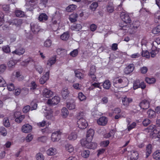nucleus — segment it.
I'll use <instances>...</instances> for the list:
<instances>
[{
  "label": "nucleus",
  "mask_w": 160,
  "mask_h": 160,
  "mask_svg": "<svg viewBox=\"0 0 160 160\" xmlns=\"http://www.w3.org/2000/svg\"><path fill=\"white\" fill-rule=\"evenodd\" d=\"M139 26V24L138 22H133L132 26L128 29V31L131 34H134L136 31L137 29Z\"/></svg>",
  "instance_id": "8"
},
{
  "label": "nucleus",
  "mask_w": 160,
  "mask_h": 160,
  "mask_svg": "<svg viewBox=\"0 0 160 160\" xmlns=\"http://www.w3.org/2000/svg\"><path fill=\"white\" fill-rule=\"evenodd\" d=\"M52 45V41L50 39L47 40L44 42V46L47 48L50 47Z\"/></svg>",
  "instance_id": "56"
},
{
  "label": "nucleus",
  "mask_w": 160,
  "mask_h": 160,
  "mask_svg": "<svg viewBox=\"0 0 160 160\" xmlns=\"http://www.w3.org/2000/svg\"><path fill=\"white\" fill-rule=\"evenodd\" d=\"M150 102L146 99L142 100L139 104V106L140 108L143 109H147L149 107Z\"/></svg>",
  "instance_id": "11"
},
{
  "label": "nucleus",
  "mask_w": 160,
  "mask_h": 160,
  "mask_svg": "<svg viewBox=\"0 0 160 160\" xmlns=\"http://www.w3.org/2000/svg\"><path fill=\"white\" fill-rule=\"evenodd\" d=\"M0 132L1 134L3 136L6 135L7 133L5 128L3 127H1L0 128Z\"/></svg>",
  "instance_id": "64"
},
{
  "label": "nucleus",
  "mask_w": 160,
  "mask_h": 160,
  "mask_svg": "<svg viewBox=\"0 0 160 160\" xmlns=\"http://www.w3.org/2000/svg\"><path fill=\"white\" fill-rule=\"evenodd\" d=\"M152 138L154 139H156L157 140L160 142V130L158 131L156 135H154Z\"/></svg>",
  "instance_id": "58"
},
{
  "label": "nucleus",
  "mask_w": 160,
  "mask_h": 160,
  "mask_svg": "<svg viewBox=\"0 0 160 160\" xmlns=\"http://www.w3.org/2000/svg\"><path fill=\"white\" fill-rule=\"evenodd\" d=\"M16 77L18 81H22L23 79V77L21 75L19 72H16Z\"/></svg>",
  "instance_id": "60"
},
{
  "label": "nucleus",
  "mask_w": 160,
  "mask_h": 160,
  "mask_svg": "<svg viewBox=\"0 0 160 160\" xmlns=\"http://www.w3.org/2000/svg\"><path fill=\"white\" fill-rule=\"evenodd\" d=\"M121 111V109L119 108H116L111 110V111L109 112V115L110 116L112 117L113 115L116 114L114 117L115 119H118L121 118L123 117L121 114H120Z\"/></svg>",
  "instance_id": "3"
},
{
  "label": "nucleus",
  "mask_w": 160,
  "mask_h": 160,
  "mask_svg": "<svg viewBox=\"0 0 160 160\" xmlns=\"http://www.w3.org/2000/svg\"><path fill=\"white\" fill-rule=\"evenodd\" d=\"M146 82L149 84H152L156 82V79L154 78H146Z\"/></svg>",
  "instance_id": "51"
},
{
  "label": "nucleus",
  "mask_w": 160,
  "mask_h": 160,
  "mask_svg": "<svg viewBox=\"0 0 160 160\" xmlns=\"http://www.w3.org/2000/svg\"><path fill=\"white\" fill-rule=\"evenodd\" d=\"M147 130L148 132H151V137L152 138L154 135H156V133L158 131L156 129V126L153 125H151L148 127Z\"/></svg>",
  "instance_id": "9"
},
{
  "label": "nucleus",
  "mask_w": 160,
  "mask_h": 160,
  "mask_svg": "<svg viewBox=\"0 0 160 160\" xmlns=\"http://www.w3.org/2000/svg\"><path fill=\"white\" fill-rule=\"evenodd\" d=\"M107 11L109 13L112 12L114 10V7L112 3H108L106 7Z\"/></svg>",
  "instance_id": "26"
},
{
  "label": "nucleus",
  "mask_w": 160,
  "mask_h": 160,
  "mask_svg": "<svg viewBox=\"0 0 160 160\" xmlns=\"http://www.w3.org/2000/svg\"><path fill=\"white\" fill-rule=\"evenodd\" d=\"M103 88L106 89H108L111 86V84L108 80H106L103 84Z\"/></svg>",
  "instance_id": "41"
},
{
  "label": "nucleus",
  "mask_w": 160,
  "mask_h": 160,
  "mask_svg": "<svg viewBox=\"0 0 160 160\" xmlns=\"http://www.w3.org/2000/svg\"><path fill=\"white\" fill-rule=\"evenodd\" d=\"M153 158L156 160L160 159V150H157L153 154Z\"/></svg>",
  "instance_id": "37"
},
{
  "label": "nucleus",
  "mask_w": 160,
  "mask_h": 160,
  "mask_svg": "<svg viewBox=\"0 0 160 160\" xmlns=\"http://www.w3.org/2000/svg\"><path fill=\"white\" fill-rule=\"evenodd\" d=\"M140 82L139 80H136L134 81L133 83V88L134 89H136L140 88Z\"/></svg>",
  "instance_id": "42"
},
{
  "label": "nucleus",
  "mask_w": 160,
  "mask_h": 160,
  "mask_svg": "<svg viewBox=\"0 0 160 160\" xmlns=\"http://www.w3.org/2000/svg\"><path fill=\"white\" fill-rule=\"evenodd\" d=\"M36 70L40 74H41L42 73L43 71V68L42 67L39 65H36L35 66Z\"/></svg>",
  "instance_id": "52"
},
{
  "label": "nucleus",
  "mask_w": 160,
  "mask_h": 160,
  "mask_svg": "<svg viewBox=\"0 0 160 160\" xmlns=\"http://www.w3.org/2000/svg\"><path fill=\"white\" fill-rule=\"evenodd\" d=\"M78 127L81 129H84L88 126V123L83 118H81L77 122Z\"/></svg>",
  "instance_id": "5"
},
{
  "label": "nucleus",
  "mask_w": 160,
  "mask_h": 160,
  "mask_svg": "<svg viewBox=\"0 0 160 160\" xmlns=\"http://www.w3.org/2000/svg\"><path fill=\"white\" fill-rule=\"evenodd\" d=\"M81 144L82 146L90 149H95L97 146V144L94 142H91L88 140L82 139L81 140Z\"/></svg>",
  "instance_id": "2"
},
{
  "label": "nucleus",
  "mask_w": 160,
  "mask_h": 160,
  "mask_svg": "<svg viewBox=\"0 0 160 160\" xmlns=\"http://www.w3.org/2000/svg\"><path fill=\"white\" fill-rule=\"evenodd\" d=\"M82 26L80 24H74L71 27V29L72 30L78 31L81 29Z\"/></svg>",
  "instance_id": "27"
},
{
  "label": "nucleus",
  "mask_w": 160,
  "mask_h": 160,
  "mask_svg": "<svg viewBox=\"0 0 160 160\" xmlns=\"http://www.w3.org/2000/svg\"><path fill=\"white\" fill-rule=\"evenodd\" d=\"M22 23V19H15L12 21L11 24L15 25L17 27H20Z\"/></svg>",
  "instance_id": "19"
},
{
  "label": "nucleus",
  "mask_w": 160,
  "mask_h": 160,
  "mask_svg": "<svg viewBox=\"0 0 160 160\" xmlns=\"http://www.w3.org/2000/svg\"><path fill=\"white\" fill-rule=\"evenodd\" d=\"M61 15L58 12H56L54 16V19H52V23L54 24H56L57 23H59L61 18Z\"/></svg>",
  "instance_id": "16"
},
{
  "label": "nucleus",
  "mask_w": 160,
  "mask_h": 160,
  "mask_svg": "<svg viewBox=\"0 0 160 160\" xmlns=\"http://www.w3.org/2000/svg\"><path fill=\"white\" fill-rule=\"evenodd\" d=\"M78 97L80 101H84L86 99V96L82 92H80L78 93Z\"/></svg>",
  "instance_id": "47"
},
{
  "label": "nucleus",
  "mask_w": 160,
  "mask_h": 160,
  "mask_svg": "<svg viewBox=\"0 0 160 160\" xmlns=\"http://www.w3.org/2000/svg\"><path fill=\"white\" fill-rule=\"evenodd\" d=\"M56 61V57H53L50 58L48 60L47 63V66L48 67H51V66L54 64Z\"/></svg>",
  "instance_id": "28"
},
{
  "label": "nucleus",
  "mask_w": 160,
  "mask_h": 160,
  "mask_svg": "<svg viewBox=\"0 0 160 160\" xmlns=\"http://www.w3.org/2000/svg\"><path fill=\"white\" fill-rule=\"evenodd\" d=\"M147 114L149 117L150 118H154L156 116L155 112L150 109L148 111Z\"/></svg>",
  "instance_id": "40"
},
{
  "label": "nucleus",
  "mask_w": 160,
  "mask_h": 160,
  "mask_svg": "<svg viewBox=\"0 0 160 160\" xmlns=\"http://www.w3.org/2000/svg\"><path fill=\"white\" fill-rule=\"evenodd\" d=\"M77 7L74 4H71L68 6L66 8V10L68 12H72L74 11Z\"/></svg>",
  "instance_id": "33"
},
{
  "label": "nucleus",
  "mask_w": 160,
  "mask_h": 160,
  "mask_svg": "<svg viewBox=\"0 0 160 160\" xmlns=\"http://www.w3.org/2000/svg\"><path fill=\"white\" fill-rule=\"evenodd\" d=\"M15 14L18 17H23L25 16V13L23 12L18 10H16Z\"/></svg>",
  "instance_id": "38"
},
{
  "label": "nucleus",
  "mask_w": 160,
  "mask_h": 160,
  "mask_svg": "<svg viewBox=\"0 0 160 160\" xmlns=\"http://www.w3.org/2000/svg\"><path fill=\"white\" fill-rule=\"evenodd\" d=\"M46 118L48 119H52L53 118L52 115V110L48 111L46 112Z\"/></svg>",
  "instance_id": "34"
},
{
  "label": "nucleus",
  "mask_w": 160,
  "mask_h": 160,
  "mask_svg": "<svg viewBox=\"0 0 160 160\" xmlns=\"http://www.w3.org/2000/svg\"><path fill=\"white\" fill-rule=\"evenodd\" d=\"M142 57H145L148 58H149L150 57L149 53L147 50L142 51Z\"/></svg>",
  "instance_id": "55"
},
{
  "label": "nucleus",
  "mask_w": 160,
  "mask_h": 160,
  "mask_svg": "<svg viewBox=\"0 0 160 160\" xmlns=\"http://www.w3.org/2000/svg\"><path fill=\"white\" fill-rule=\"evenodd\" d=\"M25 50L22 48H20L18 49H16L15 51L12 52L13 54H15L18 55H22L24 53Z\"/></svg>",
  "instance_id": "21"
},
{
  "label": "nucleus",
  "mask_w": 160,
  "mask_h": 160,
  "mask_svg": "<svg viewBox=\"0 0 160 160\" xmlns=\"http://www.w3.org/2000/svg\"><path fill=\"white\" fill-rule=\"evenodd\" d=\"M7 84L2 77L0 76V87H5Z\"/></svg>",
  "instance_id": "57"
},
{
  "label": "nucleus",
  "mask_w": 160,
  "mask_h": 160,
  "mask_svg": "<svg viewBox=\"0 0 160 160\" xmlns=\"http://www.w3.org/2000/svg\"><path fill=\"white\" fill-rule=\"evenodd\" d=\"M78 49H74L69 53L70 55L72 57H75L78 55Z\"/></svg>",
  "instance_id": "49"
},
{
  "label": "nucleus",
  "mask_w": 160,
  "mask_h": 160,
  "mask_svg": "<svg viewBox=\"0 0 160 160\" xmlns=\"http://www.w3.org/2000/svg\"><path fill=\"white\" fill-rule=\"evenodd\" d=\"M120 17L122 21L125 23V24L123 25L122 23H119V26L121 27V29L124 30L126 29V28L129 27L127 24L131 22V20L128 14L124 12H122L120 14Z\"/></svg>",
  "instance_id": "1"
},
{
  "label": "nucleus",
  "mask_w": 160,
  "mask_h": 160,
  "mask_svg": "<svg viewBox=\"0 0 160 160\" xmlns=\"http://www.w3.org/2000/svg\"><path fill=\"white\" fill-rule=\"evenodd\" d=\"M152 32L154 34L160 33V25H158L152 30Z\"/></svg>",
  "instance_id": "48"
},
{
  "label": "nucleus",
  "mask_w": 160,
  "mask_h": 160,
  "mask_svg": "<svg viewBox=\"0 0 160 160\" xmlns=\"http://www.w3.org/2000/svg\"><path fill=\"white\" fill-rule=\"evenodd\" d=\"M115 134V130H111L109 132L105 134L104 135V137L106 138H108L109 137L113 136Z\"/></svg>",
  "instance_id": "43"
},
{
  "label": "nucleus",
  "mask_w": 160,
  "mask_h": 160,
  "mask_svg": "<svg viewBox=\"0 0 160 160\" xmlns=\"http://www.w3.org/2000/svg\"><path fill=\"white\" fill-rule=\"evenodd\" d=\"M42 95L46 98H49L53 95V92L49 89L45 88L43 91Z\"/></svg>",
  "instance_id": "17"
},
{
  "label": "nucleus",
  "mask_w": 160,
  "mask_h": 160,
  "mask_svg": "<svg viewBox=\"0 0 160 160\" xmlns=\"http://www.w3.org/2000/svg\"><path fill=\"white\" fill-rule=\"evenodd\" d=\"M132 99L131 98H128L127 97L122 98V102L124 106H128L130 103L132 102Z\"/></svg>",
  "instance_id": "20"
},
{
  "label": "nucleus",
  "mask_w": 160,
  "mask_h": 160,
  "mask_svg": "<svg viewBox=\"0 0 160 160\" xmlns=\"http://www.w3.org/2000/svg\"><path fill=\"white\" fill-rule=\"evenodd\" d=\"M31 110H35L37 109V104L33 101H32L31 102Z\"/></svg>",
  "instance_id": "62"
},
{
  "label": "nucleus",
  "mask_w": 160,
  "mask_h": 160,
  "mask_svg": "<svg viewBox=\"0 0 160 160\" xmlns=\"http://www.w3.org/2000/svg\"><path fill=\"white\" fill-rule=\"evenodd\" d=\"M46 152L48 155L52 156L56 154L57 153V151L55 148H50Z\"/></svg>",
  "instance_id": "23"
},
{
  "label": "nucleus",
  "mask_w": 160,
  "mask_h": 160,
  "mask_svg": "<svg viewBox=\"0 0 160 160\" xmlns=\"http://www.w3.org/2000/svg\"><path fill=\"white\" fill-rule=\"evenodd\" d=\"M60 100L59 97L58 96H55L51 99H49L47 102V103L50 105H54L58 103Z\"/></svg>",
  "instance_id": "7"
},
{
  "label": "nucleus",
  "mask_w": 160,
  "mask_h": 160,
  "mask_svg": "<svg viewBox=\"0 0 160 160\" xmlns=\"http://www.w3.org/2000/svg\"><path fill=\"white\" fill-rule=\"evenodd\" d=\"M94 134V130L92 129H89L87 132L86 140H88L89 141H91Z\"/></svg>",
  "instance_id": "15"
},
{
  "label": "nucleus",
  "mask_w": 160,
  "mask_h": 160,
  "mask_svg": "<svg viewBox=\"0 0 160 160\" xmlns=\"http://www.w3.org/2000/svg\"><path fill=\"white\" fill-rule=\"evenodd\" d=\"M30 26L31 30L34 34L37 33L40 30V26L37 23L32 22Z\"/></svg>",
  "instance_id": "12"
},
{
  "label": "nucleus",
  "mask_w": 160,
  "mask_h": 160,
  "mask_svg": "<svg viewBox=\"0 0 160 160\" xmlns=\"http://www.w3.org/2000/svg\"><path fill=\"white\" fill-rule=\"evenodd\" d=\"M29 87H30V90L33 91L36 89L37 86L35 82L32 81L30 84Z\"/></svg>",
  "instance_id": "45"
},
{
  "label": "nucleus",
  "mask_w": 160,
  "mask_h": 160,
  "mask_svg": "<svg viewBox=\"0 0 160 160\" xmlns=\"http://www.w3.org/2000/svg\"><path fill=\"white\" fill-rule=\"evenodd\" d=\"M90 152L88 150H86L83 151L81 153L82 156L84 158H88L90 154Z\"/></svg>",
  "instance_id": "39"
},
{
  "label": "nucleus",
  "mask_w": 160,
  "mask_h": 160,
  "mask_svg": "<svg viewBox=\"0 0 160 160\" xmlns=\"http://www.w3.org/2000/svg\"><path fill=\"white\" fill-rule=\"evenodd\" d=\"M113 82L115 86L116 84L118 83L121 84L124 87L127 85L128 81V78L125 77H122V78H117L113 79Z\"/></svg>",
  "instance_id": "4"
},
{
  "label": "nucleus",
  "mask_w": 160,
  "mask_h": 160,
  "mask_svg": "<svg viewBox=\"0 0 160 160\" xmlns=\"http://www.w3.org/2000/svg\"><path fill=\"white\" fill-rule=\"evenodd\" d=\"M32 127L29 124H26L22 127V131L24 133H28L31 131Z\"/></svg>",
  "instance_id": "18"
},
{
  "label": "nucleus",
  "mask_w": 160,
  "mask_h": 160,
  "mask_svg": "<svg viewBox=\"0 0 160 160\" xmlns=\"http://www.w3.org/2000/svg\"><path fill=\"white\" fill-rule=\"evenodd\" d=\"M6 68V66L4 64H2L0 65V73L3 72Z\"/></svg>",
  "instance_id": "63"
},
{
  "label": "nucleus",
  "mask_w": 160,
  "mask_h": 160,
  "mask_svg": "<svg viewBox=\"0 0 160 160\" xmlns=\"http://www.w3.org/2000/svg\"><path fill=\"white\" fill-rule=\"evenodd\" d=\"M131 156L129 160H137L138 156V152L135 151H132L130 152Z\"/></svg>",
  "instance_id": "22"
},
{
  "label": "nucleus",
  "mask_w": 160,
  "mask_h": 160,
  "mask_svg": "<svg viewBox=\"0 0 160 160\" xmlns=\"http://www.w3.org/2000/svg\"><path fill=\"white\" fill-rule=\"evenodd\" d=\"M62 132L60 131L52 133L51 136L52 141L53 142L58 141L61 138Z\"/></svg>",
  "instance_id": "6"
},
{
  "label": "nucleus",
  "mask_w": 160,
  "mask_h": 160,
  "mask_svg": "<svg viewBox=\"0 0 160 160\" xmlns=\"http://www.w3.org/2000/svg\"><path fill=\"white\" fill-rule=\"evenodd\" d=\"M76 76L80 79L83 78V74L80 72L78 71H75Z\"/></svg>",
  "instance_id": "53"
},
{
  "label": "nucleus",
  "mask_w": 160,
  "mask_h": 160,
  "mask_svg": "<svg viewBox=\"0 0 160 160\" xmlns=\"http://www.w3.org/2000/svg\"><path fill=\"white\" fill-rule=\"evenodd\" d=\"M3 124L6 127H9L10 126V124L9 122V119L7 118H5L3 119Z\"/></svg>",
  "instance_id": "46"
},
{
  "label": "nucleus",
  "mask_w": 160,
  "mask_h": 160,
  "mask_svg": "<svg viewBox=\"0 0 160 160\" xmlns=\"http://www.w3.org/2000/svg\"><path fill=\"white\" fill-rule=\"evenodd\" d=\"M66 149L69 152H72L73 151L74 148L72 145L68 144L66 145Z\"/></svg>",
  "instance_id": "44"
},
{
  "label": "nucleus",
  "mask_w": 160,
  "mask_h": 160,
  "mask_svg": "<svg viewBox=\"0 0 160 160\" xmlns=\"http://www.w3.org/2000/svg\"><path fill=\"white\" fill-rule=\"evenodd\" d=\"M38 20L41 22H44L48 19V17L45 13H42L40 14L38 17Z\"/></svg>",
  "instance_id": "24"
},
{
  "label": "nucleus",
  "mask_w": 160,
  "mask_h": 160,
  "mask_svg": "<svg viewBox=\"0 0 160 160\" xmlns=\"http://www.w3.org/2000/svg\"><path fill=\"white\" fill-rule=\"evenodd\" d=\"M61 93L62 98L64 99H66L69 96V92L67 89L63 88Z\"/></svg>",
  "instance_id": "29"
},
{
  "label": "nucleus",
  "mask_w": 160,
  "mask_h": 160,
  "mask_svg": "<svg viewBox=\"0 0 160 160\" xmlns=\"http://www.w3.org/2000/svg\"><path fill=\"white\" fill-rule=\"evenodd\" d=\"M36 158L37 160H44V157L42 153L39 152L36 155Z\"/></svg>",
  "instance_id": "54"
},
{
  "label": "nucleus",
  "mask_w": 160,
  "mask_h": 160,
  "mask_svg": "<svg viewBox=\"0 0 160 160\" xmlns=\"http://www.w3.org/2000/svg\"><path fill=\"white\" fill-rule=\"evenodd\" d=\"M98 6V2H93L90 5V8L92 10L94 11Z\"/></svg>",
  "instance_id": "50"
},
{
  "label": "nucleus",
  "mask_w": 160,
  "mask_h": 160,
  "mask_svg": "<svg viewBox=\"0 0 160 160\" xmlns=\"http://www.w3.org/2000/svg\"><path fill=\"white\" fill-rule=\"evenodd\" d=\"M100 83H92L91 84V88H92V89H94L95 88H99L100 89H101V87Z\"/></svg>",
  "instance_id": "59"
},
{
  "label": "nucleus",
  "mask_w": 160,
  "mask_h": 160,
  "mask_svg": "<svg viewBox=\"0 0 160 160\" xmlns=\"http://www.w3.org/2000/svg\"><path fill=\"white\" fill-rule=\"evenodd\" d=\"M78 15L76 13H73L69 16V19L72 22H75L77 21Z\"/></svg>",
  "instance_id": "30"
},
{
  "label": "nucleus",
  "mask_w": 160,
  "mask_h": 160,
  "mask_svg": "<svg viewBox=\"0 0 160 160\" xmlns=\"http://www.w3.org/2000/svg\"><path fill=\"white\" fill-rule=\"evenodd\" d=\"M62 115L64 118H66L68 115L69 112L66 108L63 107L61 110Z\"/></svg>",
  "instance_id": "36"
},
{
  "label": "nucleus",
  "mask_w": 160,
  "mask_h": 160,
  "mask_svg": "<svg viewBox=\"0 0 160 160\" xmlns=\"http://www.w3.org/2000/svg\"><path fill=\"white\" fill-rule=\"evenodd\" d=\"M77 138V135L76 132H74L71 133L69 135L68 138L70 140H74Z\"/></svg>",
  "instance_id": "31"
},
{
  "label": "nucleus",
  "mask_w": 160,
  "mask_h": 160,
  "mask_svg": "<svg viewBox=\"0 0 160 160\" xmlns=\"http://www.w3.org/2000/svg\"><path fill=\"white\" fill-rule=\"evenodd\" d=\"M146 157L148 158L152 152V145L151 144L148 145L146 148Z\"/></svg>",
  "instance_id": "32"
},
{
  "label": "nucleus",
  "mask_w": 160,
  "mask_h": 160,
  "mask_svg": "<svg viewBox=\"0 0 160 160\" xmlns=\"http://www.w3.org/2000/svg\"><path fill=\"white\" fill-rule=\"evenodd\" d=\"M6 86H7L8 89L9 91H12L14 89V85L12 83H9L8 85L7 84Z\"/></svg>",
  "instance_id": "61"
},
{
  "label": "nucleus",
  "mask_w": 160,
  "mask_h": 160,
  "mask_svg": "<svg viewBox=\"0 0 160 160\" xmlns=\"http://www.w3.org/2000/svg\"><path fill=\"white\" fill-rule=\"evenodd\" d=\"M134 68V65L133 64H130L124 68V72L125 74H128L133 72Z\"/></svg>",
  "instance_id": "10"
},
{
  "label": "nucleus",
  "mask_w": 160,
  "mask_h": 160,
  "mask_svg": "<svg viewBox=\"0 0 160 160\" xmlns=\"http://www.w3.org/2000/svg\"><path fill=\"white\" fill-rule=\"evenodd\" d=\"M49 72H46L45 74L39 79V81L41 84H44L49 79Z\"/></svg>",
  "instance_id": "14"
},
{
  "label": "nucleus",
  "mask_w": 160,
  "mask_h": 160,
  "mask_svg": "<svg viewBox=\"0 0 160 160\" xmlns=\"http://www.w3.org/2000/svg\"><path fill=\"white\" fill-rule=\"evenodd\" d=\"M66 107L70 110L75 109L76 108L75 102H68L67 103Z\"/></svg>",
  "instance_id": "25"
},
{
  "label": "nucleus",
  "mask_w": 160,
  "mask_h": 160,
  "mask_svg": "<svg viewBox=\"0 0 160 160\" xmlns=\"http://www.w3.org/2000/svg\"><path fill=\"white\" fill-rule=\"evenodd\" d=\"M108 121V119L106 117L102 116L97 120V123L99 125L105 126L107 123Z\"/></svg>",
  "instance_id": "13"
},
{
  "label": "nucleus",
  "mask_w": 160,
  "mask_h": 160,
  "mask_svg": "<svg viewBox=\"0 0 160 160\" xmlns=\"http://www.w3.org/2000/svg\"><path fill=\"white\" fill-rule=\"evenodd\" d=\"M69 37V34L68 32H66L63 33L60 37L61 39L63 40H67Z\"/></svg>",
  "instance_id": "35"
}]
</instances>
